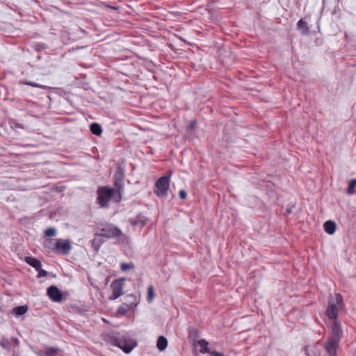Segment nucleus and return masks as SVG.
Returning a JSON list of instances; mask_svg holds the SVG:
<instances>
[{"mask_svg": "<svg viewBox=\"0 0 356 356\" xmlns=\"http://www.w3.org/2000/svg\"><path fill=\"white\" fill-rule=\"evenodd\" d=\"M95 236L106 238H117L121 243H127L128 242L127 236L118 227L111 223L102 224L97 228Z\"/></svg>", "mask_w": 356, "mask_h": 356, "instance_id": "1", "label": "nucleus"}, {"mask_svg": "<svg viewBox=\"0 0 356 356\" xmlns=\"http://www.w3.org/2000/svg\"><path fill=\"white\" fill-rule=\"evenodd\" d=\"M117 193L116 190L108 186H99L97 190V202L100 207H107L108 202L113 195Z\"/></svg>", "mask_w": 356, "mask_h": 356, "instance_id": "2", "label": "nucleus"}, {"mask_svg": "<svg viewBox=\"0 0 356 356\" xmlns=\"http://www.w3.org/2000/svg\"><path fill=\"white\" fill-rule=\"evenodd\" d=\"M112 344L122 349L125 353H129L137 343L134 340L118 334L112 339Z\"/></svg>", "mask_w": 356, "mask_h": 356, "instance_id": "3", "label": "nucleus"}, {"mask_svg": "<svg viewBox=\"0 0 356 356\" xmlns=\"http://www.w3.org/2000/svg\"><path fill=\"white\" fill-rule=\"evenodd\" d=\"M172 172L168 171L166 175L160 177L155 183L154 193L158 197L167 196L168 191L170 187Z\"/></svg>", "mask_w": 356, "mask_h": 356, "instance_id": "4", "label": "nucleus"}, {"mask_svg": "<svg viewBox=\"0 0 356 356\" xmlns=\"http://www.w3.org/2000/svg\"><path fill=\"white\" fill-rule=\"evenodd\" d=\"M124 171L121 167H118L114 176H113V181H114V185H115V190H116L117 194H118L119 197L118 199L116 200L117 202H120L121 200L122 197V193L123 192V187H124Z\"/></svg>", "mask_w": 356, "mask_h": 356, "instance_id": "5", "label": "nucleus"}, {"mask_svg": "<svg viewBox=\"0 0 356 356\" xmlns=\"http://www.w3.org/2000/svg\"><path fill=\"white\" fill-rule=\"evenodd\" d=\"M72 249L71 241L70 239H56L52 251L55 253L67 255Z\"/></svg>", "mask_w": 356, "mask_h": 356, "instance_id": "6", "label": "nucleus"}, {"mask_svg": "<svg viewBox=\"0 0 356 356\" xmlns=\"http://www.w3.org/2000/svg\"><path fill=\"white\" fill-rule=\"evenodd\" d=\"M343 337L341 324L339 321H334L330 327V334L327 339L341 341Z\"/></svg>", "mask_w": 356, "mask_h": 356, "instance_id": "7", "label": "nucleus"}, {"mask_svg": "<svg viewBox=\"0 0 356 356\" xmlns=\"http://www.w3.org/2000/svg\"><path fill=\"white\" fill-rule=\"evenodd\" d=\"M123 286L124 284L122 280H116L112 282L111 284V287L112 289V294L110 296L109 299L114 300L118 298L120 296H122Z\"/></svg>", "mask_w": 356, "mask_h": 356, "instance_id": "8", "label": "nucleus"}, {"mask_svg": "<svg viewBox=\"0 0 356 356\" xmlns=\"http://www.w3.org/2000/svg\"><path fill=\"white\" fill-rule=\"evenodd\" d=\"M326 316L334 321L338 320V308L333 300H329L327 308L325 312Z\"/></svg>", "mask_w": 356, "mask_h": 356, "instance_id": "9", "label": "nucleus"}, {"mask_svg": "<svg viewBox=\"0 0 356 356\" xmlns=\"http://www.w3.org/2000/svg\"><path fill=\"white\" fill-rule=\"evenodd\" d=\"M340 341L332 340L327 339L325 345V349L329 356H336L337 352L339 348V343Z\"/></svg>", "mask_w": 356, "mask_h": 356, "instance_id": "10", "label": "nucleus"}, {"mask_svg": "<svg viewBox=\"0 0 356 356\" xmlns=\"http://www.w3.org/2000/svg\"><path fill=\"white\" fill-rule=\"evenodd\" d=\"M47 295L54 302H60L62 300L63 294L61 291L56 286H50L47 289Z\"/></svg>", "mask_w": 356, "mask_h": 356, "instance_id": "11", "label": "nucleus"}, {"mask_svg": "<svg viewBox=\"0 0 356 356\" xmlns=\"http://www.w3.org/2000/svg\"><path fill=\"white\" fill-rule=\"evenodd\" d=\"M129 222L133 227H143L147 223V219L145 216L138 215L134 218H131Z\"/></svg>", "mask_w": 356, "mask_h": 356, "instance_id": "12", "label": "nucleus"}, {"mask_svg": "<svg viewBox=\"0 0 356 356\" xmlns=\"http://www.w3.org/2000/svg\"><path fill=\"white\" fill-rule=\"evenodd\" d=\"M124 299H125L124 303L126 305H128V306L130 307L131 309H134L138 305L137 297L136 295H134L133 293L127 296L124 298Z\"/></svg>", "mask_w": 356, "mask_h": 356, "instance_id": "13", "label": "nucleus"}, {"mask_svg": "<svg viewBox=\"0 0 356 356\" xmlns=\"http://www.w3.org/2000/svg\"><path fill=\"white\" fill-rule=\"evenodd\" d=\"M25 261L35 270H38L42 266L41 261L32 257H26Z\"/></svg>", "mask_w": 356, "mask_h": 356, "instance_id": "14", "label": "nucleus"}, {"mask_svg": "<svg viewBox=\"0 0 356 356\" xmlns=\"http://www.w3.org/2000/svg\"><path fill=\"white\" fill-rule=\"evenodd\" d=\"M104 243V240L102 236H95L94 239L91 241V246L95 250V251L97 252Z\"/></svg>", "mask_w": 356, "mask_h": 356, "instance_id": "15", "label": "nucleus"}, {"mask_svg": "<svg viewBox=\"0 0 356 356\" xmlns=\"http://www.w3.org/2000/svg\"><path fill=\"white\" fill-rule=\"evenodd\" d=\"M324 230L328 234H332L336 230V224L334 222L328 220L323 225Z\"/></svg>", "mask_w": 356, "mask_h": 356, "instance_id": "16", "label": "nucleus"}, {"mask_svg": "<svg viewBox=\"0 0 356 356\" xmlns=\"http://www.w3.org/2000/svg\"><path fill=\"white\" fill-rule=\"evenodd\" d=\"M168 346V340L163 336H160L156 342V347L160 351L165 350Z\"/></svg>", "mask_w": 356, "mask_h": 356, "instance_id": "17", "label": "nucleus"}, {"mask_svg": "<svg viewBox=\"0 0 356 356\" xmlns=\"http://www.w3.org/2000/svg\"><path fill=\"white\" fill-rule=\"evenodd\" d=\"M197 344L201 347L200 352L201 353H210L211 351L208 348L209 343L205 339H200L197 341Z\"/></svg>", "mask_w": 356, "mask_h": 356, "instance_id": "18", "label": "nucleus"}, {"mask_svg": "<svg viewBox=\"0 0 356 356\" xmlns=\"http://www.w3.org/2000/svg\"><path fill=\"white\" fill-rule=\"evenodd\" d=\"M91 133L96 136H100L102 132V127L97 122H93L90 127Z\"/></svg>", "mask_w": 356, "mask_h": 356, "instance_id": "19", "label": "nucleus"}, {"mask_svg": "<svg viewBox=\"0 0 356 356\" xmlns=\"http://www.w3.org/2000/svg\"><path fill=\"white\" fill-rule=\"evenodd\" d=\"M28 311V307L26 305H22L16 307L13 309V312L17 316H21L24 314Z\"/></svg>", "mask_w": 356, "mask_h": 356, "instance_id": "20", "label": "nucleus"}, {"mask_svg": "<svg viewBox=\"0 0 356 356\" xmlns=\"http://www.w3.org/2000/svg\"><path fill=\"white\" fill-rule=\"evenodd\" d=\"M10 128L17 131L18 129H26V126L22 124L17 122L16 120H11L10 122Z\"/></svg>", "mask_w": 356, "mask_h": 356, "instance_id": "21", "label": "nucleus"}, {"mask_svg": "<svg viewBox=\"0 0 356 356\" xmlns=\"http://www.w3.org/2000/svg\"><path fill=\"white\" fill-rule=\"evenodd\" d=\"M31 47L37 51H41L46 49L47 48V45L42 42H33L31 44Z\"/></svg>", "mask_w": 356, "mask_h": 356, "instance_id": "22", "label": "nucleus"}, {"mask_svg": "<svg viewBox=\"0 0 356 356\" xmlns=\"http://www.w3.org/2000/svg\"><path fill=\"white\" fill-rule=\"evenodd\" d=\"M58 350L57 348L49 347L46 348L44 354L40 356H56Z\"/></svg>", "mask_w": 356, "mask_h": 356, "instance_id": "23", "label": "nucleus"}, {"mask_svg": "<svg viewBox=\"0 0 356 356\" xmlns=\"http://www.w3.org/2000/svg\"><path fill=\"white\" fill-rule=\"evenodd\" d=\"M356 188V179H353L350 180L348 183V187L347 188L346 193L349 195H352L355 193V188Z\"/></svg>", "mask_w": 356, "mask_h": 356, "instance_id": "24", "label": "nucleus"}, {"mask_svg": "<svg viewBox=\"0 0 356 356\" xmlns=\"http://www.w3.org/2000/svg\"><path fill=\"white\" fill-rule=\"evenodd\" d=\"M155 296L154 286L152 285H149L147 288V300L148 302H152Z\"/></svg>", "mask_w": 356, "mask_h": 356, "instance_id": "25", "label": "nucleus"}, {"mask_svg": "<svg viewBox=\"0 0 356 356\" xmlns=\"http://www.w3.org/2000/svg\"><path fill=\"white\" fill-rule=\"evenodd\" d=\"M130 307L126 305L124 302L120 305L118 309V314L121 315H126L129 311H130Z\"/></svg>", "mask_w": 356, "mask_h": 356, "instance_id": "26", "label": "nucleus"}, {"mask_svg": "<svg viewBox=\"0 0 356 356\" xmlns=\"http://www.w3.org/2000/svg\"><path fill=\"white\" fill-rule=\"evenodd\" d=\"M134 268V264L132 262L122 263L120 264L121 270L125 272Z\"/></svg>", "mask_w": 356, "mask_h": 356, "instance_id": "27", "label": "nucleus"}, {"mask_svg": "<svg viewBox=\"0 0 356 356\" xmlns=\"http://www.w3.org/2000/svg\"><path fill=\"white\" fill-rule=\"evenodd\" d=\"M298 30L302 33L303 35L307 34L309 31V28L307 26V24H297Z\"/></svg>", "mask_w": 356, "mask_h": 356, "instance_id": "28", "label": "nucleus"}, {"mask_svg": "<svg viewBox=\"0 0 356 356\" xmlns=\"http://www.w3.org/2000/svg\"><path fill=\"white\" fill-rule=\"evenodd\" d=\"M56 234V230L54 227H49L44 232V236L47 237L54 236Z\"/></svg>", "mask_w": 356, "mask_h": 356, "instance_id": "29", "label": "nucleus"}, {"mask_svg": "<svg viewBox=\"0 0 356 356\" xmlns=\"http://www.w3.org/2000/svg\"><path fill=\"white\" fill-rule=\"evenodd\" d=\"M36 270L38 272V278L47 277L48 275V273L45 270L42 269L41 267L38 270Z\"/></svg>", "mask_w": 356, "mask_h": 356, "instance_id": "30", "label": "nucleus"}, {"mask_svg": "<svg viewBox=\"0 0 356 356\" xmlns=\"http://www.w3.org/2000/svg\"><path fill=\"white\" fill-rule=\"evenodd\" d=\"M25 84L30 86H33V87L40 88H46V86H44L36 83L35 82H31V81L25 82Z\"/></svg>", "mask_w": 356, "mask_h": 356, "instance_id": "31", "label": "nucleus"}, {"mask_svg": "<svg viewBox=\"0 0 356 356\" xmlns=\"http://www.w3.org/2000/svg\"><path fill=\"white\" fill-rule=\"evenodd\" d=\"M336 302L337 305H340L343 302L342 296L340 294H336L335 296Z\"/></svg>", "mask_w": 356, "mask_h": 356, "instance_id": "32", "label": "nucleus"}, {"mask_svg": "<svg viewBox=\"0 0 356 356\" xmlns=\"http://www.w3.org/2000/svg\"><path fill=\"white\" fill-rule=\"evenodd\" d=\"M179 195L181 200H185L187 197V194L184 190H180L179 192Z\"/></svg>", "mask_w": 356, "mask_h": 356, "instance_id": "33", "label": "nucleus"}, {"mask_svg": "<svg viewBox=\"0 0 356 356\" xmlns=\"http://www.w3.org/2000/svg\"><path fill=\"white\" fill-rule=\"evenodd\" d=\"M209 354H211L212 356H225L222 353L217 351H211Z\"/></svg>", "mask_w": 356, "mask_h": 356, "instance_id": "34", "label": "nucleus"}, {"mask_svg": "<svg viewBox=\"0 0 356 356\" xmlns=\"http://www.w3.org/2000/svg\"><path fill=\"white\" fill-rule=\"evenodd\" d=\"M195 124H196V121L195 120H191L190 122L189 125H188L189 129H193V127H195Z\"/></svg>", "mask_w": 356, "mask_h": 356, "instance_id": "35", "label": "nucleus"}, {"mask_svg": "<svg viewBox=\"0 0 356 356\" xmlns=\"http://www.w3.org/2000/svg\"><path fill=\"white\" fill-rule=\"evenodd\" d=\"M51 243V240H47V241H45V244H44V245H45V247H47V248H49V245H50Z\"/></svg>", "mask_w": 356, "mask_h": 356, "instance_id": "36", "label": "nucleus"}, {"mask_svg": "<svg viewBox=\"0 0 356 356\" xmlns=\"http://www.w3.org/2000/svg\"><path fill=\"white\" fill-rule=\"evenodd\" d=\"M0 345H1V347H3V348H6V343H5L4 341H3V339L1 341V342H0Z\"/></svg>", "mask_w": 356, "mask_h": 356, "instance_id": "37", "label": "nucleus"}, {"mask_svg": "<svg viewBox=\"0 0 356 356\" xmlns=\"http://www.w3.org/2000/svg\"><path fill=\"white\" fill-rule=\"evenodd\" d=\"M298 22L302 23V22H304L302 21V19H300Z\"/></svg>", "mask_w": 356, "mask_h": 356, "instance_id": "38", "label": "nucleus"}]
</instances>
